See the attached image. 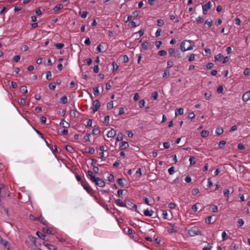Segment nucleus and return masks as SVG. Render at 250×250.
Returning a JSON list of instances; mask_svg holds the SVG:
<instances>
[{"label":"nucleus","mask_w":250,"mask_h":250,"mask_svg":"<svg viewBox=\"0 0 250 250\" xmlns=\"http://www.w3.org/2000/svg\"><path fill=\"white\" fill-rule=\"evenodd\" d=\"M37 220L39 221L41 223H42L43 225L44 226H47L48 225V222L47 221L45 220L44 217H43L42 215H41L38 218H37Z\"/></svg>","instance_id":"obj_12"},{"label":"nucleus","mask_w":250,"mask_h":250,"mask_svg":"<svg viewBox=\"0 0 250 250\" xmlns=\"http://www.w3.org/2000/svg\"><path fill=\"white\" fill-rule=\"evenodd\" d=\"M214 66V64L212 62H209L206 65V67L207 69H211Z\"/></svg>","instance_id":"obj_48"},{"label":"nucleus","mask_w":250,"mask_h":250,"mask_svg":"<svg viewBox=\"0 0 250 250\" xmlns=\"http://www.w3.org/2000/svg\"><path fill=\"white\" fill-rule=\"evenodd\" d=\"M36 235L41 239L42 240H44L45 238V235L42 234V232L40 231H37Z\"/></svg>","instance_id":"obj_25"},{"label":"nucleus","mask_w":250,"mask_h":250,"mask_svg":"<svg viewBox=\"0 0 250 250\" xmlns=\"http://www.w3.org/2000/svg\"><path fill=\"white\" fill-rule=\"evenodd\" d=\"M212 20L211 19H208L206 21L205 24H207L208 26V27H210L212 25Z\"/></svg>","instance_id":"obj_23"},{"label":"nucleus","mask_w":250,"mask_h":250,"mask_svg":"<svg viewBox=\"0 0 250 250\" xmlns=\"http://www.w3.org/2000/svg\"><path fill=\"white\" fill-rule=\"evenodd\" d=\"M245 146L242 143H239L238 145L237 148L239 150H243L245 148Z\"/></svg>","instance_id":"obj_47"},{"label":"nucleus","mask_w":250,"mask_h":250,"mask_svg":"<svg viewBox=\"0 0 250 250\" xmlns=\"http://www.w3.org/2000/svg\"><path fill=\"white\" fill-rule=\"evenodd\" d=\"M113 107V102L111 101L107 103V109H111Z\"/></svg>","instance_id":"obj_40"},{"label":"nucleus","mask_w":250,"mask_h":250,"mask_svg":"<svg viewBox=\"0 0 250 250\" xmlns=\"http://www.w3.org/2000/svg\"><path fill=\"white\" fill-rule=\"evenodd\" d=\"M224 130L222 127H218L216 128L215 133L217 135H220L223 133Z\"/></svg>","instance_id":"obj_17"},{"label":"nucleus","mask_w":250,"mask_h":250,"mask_svg":"<svg viewBox=\"0 0 250 250\" xmlns=\"http://www.w3.org/2000/svg\"><path fill=\"white\" fill-rule=\"evenodd\" d=\"M168 54L170 57H174L177 59L181 57V54L178 50H175V49L170 48L168 50Z\"/></svg>","instance_id":"obj_3"},{"label":"nucleus","mask_w":250,"mask_h":250,"mask_svg":"<svg viewBox=\"0 0 250 250\" xmlns=\"http://www.w3.org/2000/svg\"><path fill=\"white\" fill-rule=\"evenodd\" d=\"M92 133L94 135H98L100 133V130L98 128H94L92 130Z\"/></svg>","instance_id":"obj_35"},{"label":"nucleus","mask_w":250,"mask_h":250,"mask_svg":"<svg viewBox=\"0 0 250 250\" xmlns=\"http://www.w3.org/2000/svg\"><path fill=\"white\" fill-rule=\"evenodd\" d=\"M19 104L24 105H25V99L21 98L18 101Z\"/></svg>","instance_id":"obj_42"},{"label":"nucleus","mask_w":250,"mask_h":250,"mask_svg":"<svg viewBox=\"0 0 250 250\" xmlns=\"http://www.w3.org/2000/svg\"><path fill=\"white\" fill-rule=\"evenodd\" d=\"M123 139V135L122 133H119L116 138L117 141H121Z\"/></svg>","instance_id":"obj_31"},{"label":"nucleus","mask_w":250,"mask_h":250,"mask_svg":"<svg viewBox=\"0 0 250 250\" xmlns=\"http://www.w3.org/2000/svg\"><path fill=\"white\" fill-rule=\"evenodd\" d=\"M156 47L159 49L160 48L162 44V42L161 41H156L155 43Z\"/></svg>","instance_id":"obj_49"},{"label":"nucleus","mask_w":250,"mask_h":250,"mask_svg":"<svg viewBox=\"0 0 250 250\" xmlns=\"http://www.w3.org/2000/svg\"><path fill=\"white\" fill-rule=\"evenodd\" d=\"M223 57V56L222 55V54L221 53H219L218 54L215 56V61H218L221 58Z\"/></svg>","instance_id":"obj_39"},{"label":"nucleus","mask_w":250,"mask_h":250,"mask_svg":"<svg viewBox=\"0 0 250 250\" xmlns=\"http://www.w3.org/2000/svg\"><path fill=\"white\" fill-rule=\"evenodd\" d=\"M79 14L82 18L84 19L87 17L88 12L86 11H84L83 12L80 11L79 12Z\"/></svg>","instance_id":"obj_24"},{"label":"nucleus","mask_w":250,"mask_h":250,"mask_svg":"<svg viewBox=\"0 0 250 250\" xmlns=\"http://www.w3.org/2000/svg\"><path fill=\"white\" fill-rule=\"evenodd\" d=\"M63 6L62 4L57 5L53 8V10L55 12L58 11L63 8Z\"/></svg>","instance_id":"obj_21"},{"label":"nucleus","mask_w":250,"mask_h":250,"mask_svg":"<svg viewBox=\"0 0 250 250\" xmlns=\"http://www.w3.org/2000/svg\"><path fill=\"white\" fill-rule=\"evenodd\" d=\"M43 245L47 247L49 250H57V248L53 245L49 244L45 242H43Z\"/></svg>","instance_id":"obj_8"},{"label":"nucleus","mask_w":250,"mask_h":250,"mask_svg":"<svg viewBox=\"0 0 250 250\" xmlns=\"http://www.w3.org/2000/svg\"><path fill=\"white\" fill-rule=\"evenodd\" d=\"M167 54V52L164 50H160L158 52V55H159L160 56H164L166 55Z\"/></svg>","instance_id":"obj_32"},{"label":"nucleus","mask_w":250,"mask_h":250,"mask_svg":"<svg viewBox=\"0 0 250 250\" xmlns=\"http://www.w3.org/2000/svg\"><path fill=\"white\" fill-rule=\"evenodd\" d=\"M51 77H52V74H51V72L50 71L46 72V79H47L48 80H51Z\"/></svg>","instance_id":"obj_45"},{"label":"nucleus","mask_w":250,"mask_h":250,"mask_svg":"<svg viewBox=\"0 0 250 250\" xmlns=\"http://www.w3.org/2000/svg\"><path fill=\"white\" fill-rule=\"evenodd\" d=\"M211 218H212L211 216H208V217H207L206 219V223L208 224H211Z\"/></svg>","instance_id":"obj_60"},{"label":"nucleus","mask_w":250,"mask_h":250,"mask_svg":"<svg viewBox=\"0 0 250 250\" xmlns=\"http://www.w3.org/2000/svg\"><path fill=\"white\" fill-rule=\"evenodd\" d=\"M20 58H21L20 56L16 55V56H14V57L13 58V60L15 62H18L20 61Z\"/></svg>","instance_id":"obj_64"},{"label":"nucleus","mask_w":250,"mask_h":250,"mask_svg":"<svg viewBox=\"0 0 250 250\" xmlns=\"http://www.w3.org/2000/svg\"><path fill=\"white\" fill-rule=\"evenodd\" d=\"M60 125H62L64 128H67L70 126V124L68 122L65 121L64 120H62L61 121Z\"/></svg>","instance_id":"obj_15"},{"label":"nucleus","mask_w":250,"mask_h":250,"mask_svg":"<svg viewBox=\"0 0 250 250\" xmlns=\"http://www.w3.org/2000/svg\"><path fill=\"white\" fill-rule=\"evenodd\" d=\"M42 231L44 233H46L50 234H53L52 230H51L50 229H48L47 228H42Z\"/></svg>","instance_id":"obj_18"},{"label":"nucleus","mask_w":250,"mask_h":250,"mask_svg":"<svg viewBox=\"0 0 250 250\" xmlns=\"http://www.w3.org/2000/svg\"><path fill=\"white\" fill-rule=\"evenodd\" d=\"M146 102L144 100H141L139 102V106L140 108H142L144 106Z\"/></svg>","instance_id":"obj_41"},{"label":"nucleus","mask_w":250,"mask_h":250,"mask_svg":"<svg viewBox=\"0 0 250 250\" xmlns=\"http://www.w3.org/2000/svg\"><path fill=\"white\" fill-rule=\"evenodd\" d=\"M87 176L90 179V180L94 182L97 186L100 187H104L105 186L104 182L101 178L96 177L93 175L92 171L88 170L87 171Z\"/></svg>","instance_id":"obj_1"},{"label":"nucleus","mask_w":250,"mask_h":250,"mask_svg":"<svg viewBox=\"0 0 250 250\" xmlns=\"http://www.w3.org/2000/svg\"><path fill=\"white\" fill-rule=\"evenodd\" d=\"M64 147L66 150L68 152L71 153H74V148L72 146L69 145H65Z\"/></svg>","instance_id":"obj_14"},{"label":"nucleus","mask_w":250,"mask_h":250,"mask_svg":"<svg viewBox=\"0 0 250 250\" xmlns=\"http://www.w3.org/2000/svg\"><path fill=\"white\" fill-rule=\"evenodd\" d=\"M115 203L120 207H125V206H126V205L125 204V203H124L121 199H116L115 200Z\"/></svg>","instance_id":"obj_11"},{"label":"nucleus","mask_w":250,"mask_h":250,"mask_svg":"<svg viewBox=\"0 0 250 250\" xmlns=\"http://www.w3.org/2000/svg\"><path fill=\"white\" fill-rule=\"evenodd\" d=\"M207 244L208 246H204V250H210L211 249V248H212V246L211 245V244H210L209 243H207Z\"/></svg>","instance_id":"obj_59"},{"label":"nucleus","mask_w":250,"mask_h":250,"mask_svg":"<svg viewBox=\"0 0 250 250\" xmlns=\"http://www.w3.org/2000/svg\"><path fill=\"white\" fill-rule=\"evenodd\" d=\"M110 117L108 115L105 116L104 117V121L103 122L104 124L108 125L109 124Z\"/></svg>","instance_id":"obj_34"},{"label":"nucleus","mask_w":250,"mask_h":250,"mask_svg":"<svg viewBox=\"0 0 250 250\" xmlns=\"http://www.w3.org/2000/svg\"><path fill=\"white\" fill-rule=\"evenodd\" d=\"M195 158L193 157H191L190 158H189V161H190V165H194L195 164Z\"/></svg>","instance_id":"obj_62"},{"label":"nucleus","mask_w":250,"mask_h":250,"mask_svg":"<svg viewBox=\"0 0 250 250\" xmlns=\"http://www.w3.org/2000/svg\"><path fill=\"white\" fill-rule=\"evenodd\" d=\"M101 106V103L100 101L96 100L93 102L92 106L91 107V109L92 110L94 113L96 112L100 108Z\"/></svg>","instance_id":"obj_6"},{"label":"nucleus","mask_w":250,"mask_h":250,"mask_svg":"<svg viewBox=\"0 0 250 250\" xmlns=\"http://www.w3.org/2000/svg\"><path fill=\"white\" fill-rule=\"evenodd\" d=\"M173 65V62L171 61H168L167 62V68H170L172 67Z\"/></svg>","instance_id":"obj_51"},{"label":"nucleus","mask_w":250,"mask_h":250,"mask_svg":"<svg viewBox=\"0 0 250 250\" xmlns=\"http://www.w3.org/2000/svg\"><path fill=\"white\" fill-rule=\"evenodd\" d=\"M0 243L5 248L8 246V242L7 241L3 240L2 237L0 239Z\"/></svg>","instance_id":"obj_19"},{"label":"nucleus","mask_w":250,"mask_h":250,"mask_svg":"<svg viewBox=\"0 0 250 250\" xmlns=\"http://www.w3.org/2000/svg\"><path fill=\"white\" fill-rule=\"evenodd\" d=\"M224 87L222 85H220L217 87V91L218 93H222L223 92Z\"/></svg>","instance_id":"obj_44"},{"label":"nucleus","mask_w":250,"mask_h":250,"mask_svg":"<svg viewBox=\"0 0 250 250\" xmlns=\"http://www.w3.org/2000/svg\"><path fill=\"white\" fill-rule=\"evenodd\" d=\"M67 102V98L66 96H63L60 98V103L62 104H65Z\"/></svg>","instance_id":"obj_20"},{"label":"nucleus","mask_w":250,"mask_h":250,"mask_svg":"<svg viewBox=\"0 0 250 250\" xmlns=\"http://www.w3.org/2000/svg\"><path fill=\"white\" fill-rule=\"evenodd\" d=\"M234 22L235 24L239 25L241 24V21L239 18H236L235 19Z\"/></svg>","instance_id":"obj_63"},{"label":"nucleus","mask_w":250,"mask_h":250,"mask_svg":"<svg viewBox=\"0 0 250 250\" xmlns=\"http://www.w3.org/2000/svg\"><path fill=\"white\" fill-rule=\"evenodd\" d=\"M118 184L122 187H124L125 186V185L123 183V180L122 178H119L118 179Z\"/></svg>","instance_id":"obj_52"},{"label":"nucleus","mask_w":250,"mask_h":250,"mask_svg":"<svg viewBox=\"0 0 250 250\" xmlns=\"http://www.w3.org/2000/svg\"><path fill=\"white\" fill-rule=\"evenodd\" d=\"M49 88L52 90H55L56 88V83H52L49 84Z\"/></svg>","instance_id":"obj_36"},{"label":"nucleus","mask_w":250,"mask_h":250,"mask_svg":"<svg viewBox=\"0 0 250 250\" xmlns=\"http://www.w3.org/2000/svg\"><path fill=\"white\" fill-rule=\"evenodd\" d=\"M242 99L244 102H247L250 100V90L245 92L242 96Z\"/></svg>","instance_id":"obj_7"},{"label":"nucleus","mask_w":250,"mask_h":250,"mask_svg":"<svg viewBox=\"0 0 250 250\" xmlns=\"http://www.w3.org/2000/svg\"><path fill=\"white\" fill-rule=\"evenodd\" d=\"M161 32H162V30L160 28H158L156 33H155V36H156V37H159L161 36Z\"/></svg>","instance_id":"obj_57"},{"label":"nucleus","mask_w":250,"mask_h":250,"mask_svg":"<svg viewBox=\"0 0 250 250\" xmlns=\"http://www.w3.org/2000/svg\"><path fill=\"white\" fill-rule=\"evenodd\" d=\"M168 172L170 175L173 174L174 172V167H171L169 168L168 169Z\"/></svg>","instance_id":"obj_46"},{"label":"nucleus","mask_w":250,"mask_h":250,"mask_svg":"<svg viewBox=\"0 0 250 250\" xmlns=\"http://www.w3.org/2000/svg\"><path fill=\"white\" fill-rule=\"evenodd\" d=\"M199 192V190L198 188H193L192 190V193L193 195H196Z\"/></svg>","instance_id":"obj_61"},{"label":"nucleus","mask_w":250,"mask_h":250,"mask_svg":"<svg viewBox=\"0 0 250 250\" xmlns=\"http://www.w3.org/2000/svg\"><path fill=\"white\" fill-rule=\"evenodd\" d=\"M165 24L164 21L162 19H159L157 20V25L159 26H162Z\"/></svg>","instance_id":"obj_38"},{"label":"nucleus","mask_w":250,"mask_h":250,"mask_svg":"<svg viewBox=\"0 0 250 250\" xmlns=\"http://www.w3.org/2000/svg\"><path fill=\"white\" fill-rule=\"evenodd\" d=\"M222 237L223 240H225L228 238V235L225 231H223L222 233Z\"/></svg>","instance_id":"obj_55"},{"label":"nucleus","mask_w":250,"mask_h":250,"mask_svg":"<svg viewBox=\"0 0 250 250\" xmlns=\"http://www.w3.org/2000/svg\"><path fill=\"white\" fill-rule=\"evenodd\" d=\"M154 211L152 210H149L148 209L145 210L144 213L145 215L146 216H152Z\"/></svg>","instance_id":"obj_16"},{"label":"nucleus","mask_w":250,"mask_h":250,"mask_svg":"<svg viewBox=\"0 0 250 250\" xmlns=\"http://www.w3.org/2000/svg\"><path fill=\"white\" fill-rule=\"evenodd\" d=\"M243 73L245 76L249 75L250 73V69L248 68H246L244 70Z\"/></svg>","instance_id":"obj_58"},{"label":"nucleus","mask_w":250,"mask_h":250,"mask_svg":"<svg viewBox=\"0 0 250 250\" xmlns=\"http://www.w3.org/2000/svg\"><path fill=\"white\" fill-rule=\"evenodd\" d=\"M184 113V109L182 108L176 109L175 110L176 116L178 115H182Z\"/></svg>","instance_id":"obj_22"},{"label":"nucleus","mask_w":250,"mask_h":250,"mask_svg":"<svg viewBox=\"0 0 250 250\" xmlns=\"http://www.w3.org/2000/svg\"><path fill=\"white\" fill-rule=\"evenodd\" d=\"M129 61L128 56L126 55H124L123 57V61L124 62H127Z\"/></svg>","instance_id":"obj_50"},{"label":"nucleus","mask_w":250,"mask_h":250,"mask_svg":"<svg viewBox=\"0 0 250 250\" xmlns=\"http://www.w3.org/2000/svg\"><path fill=\"white\" fill-rule=\"evenodd\" d=\"M226 145V142L224 140L221 141L219 144L218 146L219 148H223Z\"/></svg>","instance_id":"obj_30"},{"label":"nucleus","mask_w":250,"mask_h":250,"mask_svg":"<svg viewBox=\"0 0 250 250\" xmlns=\"http://www.w3.org/2000/svg\"><path fill=\"white\" fill-rule=\"evenodd\" d=\"M84 189L88 193H90L92 192V188L89 186L83 185Z\"/></svg>","instance_id":"obj_28"},{"label":"nucleus","mask_w":250,"mask_h":250,"mask_svg":"<svg viewBox=\"0 0 250 250\" xmlns=\"http://www.w3.org/2000/svg\"><path fill=\"white\" fill-rule=\"evenodd\" d=\"M93 71H94V72L95 73H97L99 72V66L98 65H96L94 66L93 67Z\"/></svg>","instance_id":"obj_54"},{"label":"nucleus","mask_w":250,"mask_h":250,"mask_svg":"<svg viewBox=\"0 0 250 250\" xmlns=\"http://www.w3.org/2000/svg\"><path fill=\"white\" fill-rule=\"evenodd\" d=\"M211 6V3L210 1H208V3L204 4V15L207 13V9H210Z\"/></svg>","instance_id":"obj_13"},{"label":"nucleus","mask_w":250,"mask_h":250,"mask_svg":"<svg viewBox=\"0 0 250 250\" xmlns=\"http://www.w3.org/2000/svg\"><path fill=\"white\" fill-rule=\"evenodd\" d=\"M116 135V130L114 129H111L110 131H109L107 133V136L108 137H114Z\"/></svg>","instance_id":"obj_10"},{"label":"nucleus","mask_w":250,"mask_h":250,"mask_svg":"<svg viewBox=\"0 0 250 250\" xmlns=\"http://www.w3.org/2000/svg\"><path fill=\"white\" fill-rule=\"evenodd\" d=\"M158 93L157 92H154L152 93L151 95V98H153L154 100H156L158 98Z\"/></svg>","instance_id":"obj_43"},{"label":"nucleus","mask_w":250,"mask_h":250,"mask_svg":"<svg viewBox=\"0 0 250 250\" xmlns=\"http://www.w3.org/2000/svg\"><path fill=\"white\" fill-rule=\"evenodd\" d=\"M98 88H99V86L94 87L93 88V93L95 96H97L100 94V92H99Z\"/></svg>","instance_id":"obj_29"},{"label":"nucleus","mask_w":250,"mask_h":250,"mask_svg":"<svg viewBox=\"0 0 250 250\" xmlns=\"http://www.w3.org/2000/svg\"><path fill=\"white\" fill-rule=\"evenodd\" d=\"M229 191L228 189H226L224 191V196L227 197V201H228V200H229Z\"/></svg>","instance_id":"obj_37"},{"label":"nucleus","mask_w":250,"mask_h":250,"mask_svg":"<svg viewBox=\"0 0 250 250\" xmlns=\"http://www.w3.org/2000/svg\"><path fill=\"white\" fill-rule=\"evenodd\" d=\"M142 48L144 50H147L149 47V43L147 42H145L142 44Z\"/></svg>","instance_id":"obj_26"},{"label":"nucleus","mask_w":250,"mask_h":250,"mask_svg":"<svg viewBox=\"0 0 250 250\" xmlns=\"http://www.w3.org/2000/svg\"><path fill=\"white\" fill-rule=\"evenodd\" d=\"M129 147V144L127 142H122L120 145V149L121 150L125 149Z\"/></svg>","instance_id":"obj_9"},{"label":"nucleus","mask_w":250,"mask_h":250,"mask_svg":"<svg viewBox=\"0 0 250 250\" xmlns=\"http://www.w3.org/2000/svg\"><path fill=\"white\" fill-rule=\"evenodd\" d=\"M194 42L189 40L183 41L180 45V49L182 52L190 50L193 49Z\"/></svg>","instance_id":"obj_2"},{"label":"nucleus","mask_w":250,"mask_h":250,"mask_svg":"<svg viewBox=\"0 0 250 250\" xmlns=\"http://www.w3.org/2000/svg\"><path fill=\"white\" fill-rule=\"evenodd\" d=\"M169 75H170L169 70L166 69L164 71V73L163 74V77L164 78H167L169 77Z\"/></svg>","instance_id":"obj_27"},{"label":"nucleus","mask_w":250,"mask_h":250,"mask_svg":"<svg viewBox=\"0 0 250 250\" xmlns=\"http://www.w3.org/2000/svg\"><path fill=\"white\" fill-rule=\"evenodd\" d=\"M199 233H200V231H199L198 228L196 227L191 228L188 230V234L190 236H194Z\"/></svg>","instance_id":"obj_4"},{"label":"nucleus","mask_w":250,"mask_h":250,"mask_svg":"<svg viewBox=\"0 0 250 250\" xmlns=\"http://www.w3.org/2000/svg\"><path fill=\"white\" fill-rule=\"evenodd\" d=\"M64 46L63 43H58L55 44V46L57 49H61Z\"/></svg>","instance_id":"obj_33"},{"label":"nucleus","mask_w":250,"mask_h":250,"mask_svg":"<svg viewBox=\"0 0 250 250\" xmlns=\"http://www.w3.org/2000/svg\"><path fill=\"white\" fill-rule=\"evenodd\" d=\"M211 210L213 212H216L218 211V207L216 205H213L211 207Z\"/></svg>","instance_id":"obj_53"},{"label":"nucleus","mask_w":250,"mask_h":250,"mask_svg":"<svg viewBox=\"0 0 250 250\" xmlns=\"http://www.w3.org/2000/svg\"><path fill=\"white\" fill-rule=\"evenodd\" d=\"M194 58H195V54H191L190 55L189 57H188V60L189 62H191L194 60Z\"/></svg>","instance_id":"obj_56"},{"label":"nucleus","mask_w":250,"mask_h":250,"mask_svg":"<svg viewBox=\"0 0 250 250\" xmlns=\"http://www.w3.org/2000/svg\"><path fill=\"white\" fill-rule=\"evenodd\" d=\"M125 204L126 205V206L125 207L127 208L130 209H134L136 211H137V206L129 200H126Z\"/></svg>","instance_id":"obj_5"}]
</instances>
